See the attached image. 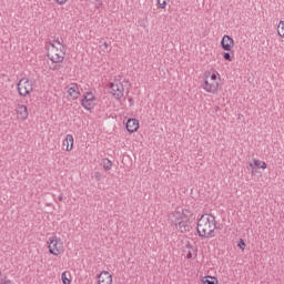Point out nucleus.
<instances>
[{
    "mask_svg": "<svg viewBox=\"0 0 284 284\" xmlns=\"http://www.w3.org/2000/svg\"><path fill=\"white\" fill-rule=\"evenodd\" d=\"M251 172L252 174H256V168H254V164L250 163Z\"/></svg>",
    "mask_w": 284,
    "mask_h": 284,
    "instance_id": "cd10ccee",
    "label": "nucleus"
},
{
    "mask_svg": "<svg viewBox=\"0 0 284 284\" xmlns=\"http://www.w3.org/2000/svg\"><path fill=\"white\" fill-rule=\"evenodd\" d=\"M187 247H190V250H192V252H197V250L196 248L194 250V247H192V246H187Z\"/></svg>",
    "mask_w": 284,
    "mask_h": 284,
    "instance_id": "7c9ffc66",
    "label": "nucleus"
},
{
    "mask_svg": "<svg viewBox=\"0 0 284 284\" xmlns=\"http://www.w3.org/2000/svg\"><path fill=\"white\" fill-rule=\"evenodd\" d=\"M0 276H1V271H0Z\"/></svg>",
    "mask_w": 284,
    "mask_h": 284,
    "instance_id": "72a5a7b5",
    "label": "nucleus"
},
{
    "mask_svg": "<svg viewBox=\"0 0 284 284\" xmlns=\"http://www.w3.org/2000/svg\"><path fill=\"white\" fill-rule=\"evenodd\" d=\"M94 179H95V181H101V179H103V174H101V172L97 171L94 173Z\"/></svg>",
    "mask_w": 284,
    "mask_h": 284,
    "instance_id": "a878e982",
    "label": "nucleus"
},
{
    "mask_svg": "<svg viewBox=\"0 0 284 284\" xmlns=\"http://www.w3.org/2000/svg\"><path fill=\"white\" fill-rule=\"evenodd\" d=\"M174 221L173 225H175V229L181 234H186V232H190L192 230V216H194V213L190 211L189 209H178L174 213Z\"/></svg>",
    "mask_w": 284,
    "mask_h": 284,
    "instance_id": "f03ea898",
    "label": "nucleus"
},
{
    "mask_svg": "<svg viewBox=\"0 0 284 284\" xmlns=\"http://www.w3.org/2000/svg\"><path fill=\"white\" fill-rule=\"evenodd\" d=\"M168 3H170V0H158V6L161 10H165Z\"/></svg>",
    "mask_w": 284,
    "mask_h": 284,
    "instance_id": "412c9836",
    "label": "nucleus"
},
{
    "mask_svg": "<svg viewBox=\"0 0 284 284\" xmlns=\"http://www.w3.org/2000/svg\"><path fill=\"white\" fill-rule=\"evenodd\" d=\"M63 148H65L67 152H70L72 148H74V136L72 134H68L65 140L63 141Z\"/></svg>",
    "mask_w": 284,
    "mask_h": 284,
    "instance_id": "ddd939ff",
    "label": "nucleus"
},
{
    "mask_svg": "<svg viewBox=\"0 0 284 284\" xmlns=\"http://www.w3.org/2000/svg\"><path fill=\"white\" fill-rule=\"evenodd\" d=\"M225 61H234V51L223 53Z\"/></svg>",
    "mask_w": 284,
    "mask_h": 284,
    "instance_id": "6ab92c4d",
    "label": "nucleus"
},
{
    "mask_svg": "<svg viewBox=\"0 0 284 284\" xmlns=\"http://www.w3.org/2000/svg\"><path fill=\"white\" fill-rule=\"evenodd\" d=\"M110 88V94L114 97L118 101H121L123 99V92H125V88L123 87V83L119 80H114L113 82L109 83Z\"/></svg>",
    "mask_w": 284,
    "mask_h": 284,
    "instance_id": "423d86ee",
    "label": "nucleus"
},
{
    "mask_svg": "<svg viewBox=\"0 0 284 284\" xmlns=\"http://www.w3.org/2000/svg\"><path fill=\"white\" fill-rule=\"evenodd\" d=\"M81 105L84 108V110H94V102L90 100H85V98H82Z\"/></svg>",
    "mask_w": 284,
    "mask_h": 284,
    "instance_id": "4468645a",
    "label": "nucleus"
},
{
    "mask_svg": "<svg viewBox=\"0 0 284 284\" xmlns=\"http://www.w3.org/2000/svg\"><path fill=\"white\" fill-rule=\"evenodd\" d=\"M203 284H219V280L214 276H204L202 280Z\"/></svg>",
    "mask_w": 284,
    "mask_h": 284,
    "instance_id": "2eb2a0df",
    "label": "nucleus"
},
{
    "mask_svg": "<svg viewBox=\"0 0 284 284\" xmlns=\"http://www.w3.org/2000/svg\"><path fill=\"white\" fill-rule=\"evenodd\" d=\"M100 48H101V51H102V52H111V50H112V49H109V48H110V43H108V42H103V43L100 45Z\"/></svg>",
    "mask_w": 284,
    "mask_h": 284,
    "instance_id": "4be33fe9",
    "label": "nucleus"
},
{
    "mask_svg": "<svg viewBox=\"0 0 284 284\" xmlns=\"http://www.w3.org/2000/svg\"><path fill=\"white\" fill-rule=\"evenodd\" d=\"M217 74V72H214L205 75V80L202 84L203 90L210 92L211 94H216V92H219Z\"/></svg>",
    "mask_w": 284,
    "mask_h": 284,
    "instance_id": "20e7f679",
    "label": "nucleus"
},
{
    "mask_svg": "<svg viewBox=\"0 0 284 284\" xmlns=\"http://www.w3.org/2000/svg\"><path fill=\"white\" fill-rule=\"evenodd\" d=\"M129 101H130V103H132V101H133V100H132V98H131V99H129Z\"/></svg>",
    "mask_w": 284,
    "mask_h": 284,
    "instance_id": "473e14b6",
    "label": "nucleus"
},
{
    "mask_svg": "<svg viewBox=\"0 0 284 284\" xmlns=\"http://www.w3.org/2000/svg\"><path fill=\"white\" fill-rule=\"evenodd\" d=\"M196 232L201 239H214L216 236V217L212 214H202L197 219Z\"/></svg>",
    "mask_w": 284,
    "mask_h": 284,
    "instance_id": "f257e3e1",
    "label": "nucleus"
},
{
    "mask_svg": "<svg viewBox=\"0 0 284 284\" xmlns=\"http://www.w3.org/2000/svg\"><path fill=\"white\" fill-rule=\"evenodd\" d=\"M277 34L284 39V21H280L277 26Z\"/></svg>",
    "mask_w": 284,
    "mask_h": 284,
    "instance_id": "a211bd4d",
    "label": "nucleus"
},
{
    "mask_svg": "<svg viewBox=\"0 0 284 284\" xmlns=\"http://www.w3.org/2000/svg\"><path fill=\"white\" fill-rule=\"evenodd\" d=\"M98 284H112V275L108 271H103L98 276Z\"/></svg>",
    "mask_w": 284,
    "mask_h": 284,
    "instance_id": "9d476101",
    "label": "nucleus"
},
{
    "mask_svg": "<svg viewBox=\"0 0 284 284\" xmlns=\"http://www.w3.org/2000/svg\"><path fill=\"white\" fill-rule=\"evenodd\" d=\"M61 278H62V283H63V284H70V283H72V281L68 277V273H67V272H63V273H62Z\"/></svg>",
    "mask_w": 284,
    "mask_h": 284,
    "instance_id": "5701e85b",
    "label": "nucleus"
},
{
    "mask_svg": "<svg viewBox=\"0 0 284 284\" xmlns=\"http://www.w3.org/2000/svg\"><path fill=\"white\" fill-rule=\"evenodd\" d=\"M221 47L226 52H232V48H234V39L230 36H224L221 41Z\"/></svg>",
    "mask_w": 284,
    "mask_h": 284,
    "instance_id": "6e6552de",
    "label": "nucleus"
},
{
    "mask_svg": "<svg viewBox=\"0 0 284 284\" xmlns=\"http://www.w3.org/2000/svg\"><path fill=\"white\" fill-rule=\"evenodd\" d=\"M58 200H59V201H63V194L59 195V196H58Z\"/></svg>",
    "mask_w": 284,
    "mask_h": 284,
    "instance_id": "c756f323",
    "label": "nucleus"
},
{
    "mask_svg": "<svg viewBox=\"0 0 284 284\" xmlns=\"http://www.w3.org/2000/svg\"><path fill=\"white\" fill-rule=\"evenodd\" d=\"M17 88H18V93L20 94V97H28L34 90L31 81L28 78H22L17 83Z\"/></svg>",
    "mask_w": 284,
    "mask_h": 284,
    "instance_id": "39448f33",
    "label": "nucleus"
},
{
    "mask_svg": "<svg viewBox=\"0 0 284 284\" xmlns=\"http://www.w3.org/2000/svg\"><path fill=\"white\" fill-rule=\"evenodd\" d=\"M48 50V59L52 61V63H63L65 59V45H61L60 49L54 45V43L50 42L47 45Z\"/></svg>",
    "mask_w": 284,
    "mask_h": 284,
    "instance_id": "7ed1b4c3",
    "label": "nucleus"
},
{
    "mask_svg": "<svg viewBox=\"0 0 284 284\" xmlns=\"http://www.w3.org/2000/svg\"><path fill=\"white\" fill-rule=\"evenodd\" d=\"M83 98L85 99V101H97V97H94V93L93 92H85L83 94Z\"/></svg>",
    "mask_w": 284,
    "mask_h": 284,
    "instance_id": "dca6fc26",
    "label": "nucleus"
},
{
    "mask_svg": "<svg viewBox=\"0 0 284 284\" xmlns=\"http://www.w3.org/2000/svg\"><path fill=\"white\" fill-rule=\"evenodd\" d=\"M69 97L72 98L73 101H77L79 99L81 92L79 91V84L71 83L67 87Z\"/></svg>",
    "mask_w": 284,
    "mask_h": 284,
    "instance_id": "1a4fd4ad",
    "label": "nucleus"
},
{
    "mask_svg": "<svg viewBox=\"0 0 284 284\" xmlns=\"http://www.w3.org/2000/svg\"><path fill=\"white\" fill-rule=\"evenodd\" d=\"M16 112H17V114H19V116L22 121H26V119H28V106H26L23 104H18Z\"/></svg>",
    "mask_w": 284,
    "mask_h": 284,
    "instance_id": "f8f14e48",
    "label": "nucleus"
},
{
    "mask_svg": "<svg viewBox=\"0 0 284 284\" xmlns=\"http://www.w3.org/2000/svg\"><path fill=\"white\" fill-rule=\"evenodd\" d=\"M126 130L128 132H130L131 134L136 132V130H139V120L132 118V119H129L126 121Z\"/></svg>",
    "mask_w": 284,
    "mask_h": 284,
    "instance_id": "9b49d317",
    "label": "nucleus"
},
{
    "mask_svg": "<svg viewBox=\"0 0 284 284\" xmlns=\"http://www.w3.org/2000/svg\"><path fill=\"white\" fill-rule=\"evenodd\" d=\"M55 43H58V45H60V48H61V45H63V44H61L60 40H57Z\"/></svg>",
    "mask_w": 284,
    "mask_h": 284,
    "instance_id": "2f4dec72",
    "label": "nucleus"
},
{
    "mask_svg": "<svg viewBox=\"0 0 284 284\" xmlns=\"http://www.w3.org/2000/svg\"><path fill=\"white\" fill-rule=\"evenodd\" d=\"M61 250H63V243L57 236H52L49 239V252L53 254V256H59L61 254Z\"/></svg>",
    "mask_w": 284,
    "mask_h": 284,
    "instance_id": "0eeeda50",
    "label": "nucleus"
},
{
    "mask_svg": "<svg viewBox=\"0 0 284 284\" xmlns=\"http://www.w3.org/2000/svg\"><path fill=\"white\" fill-rule=\"evenodd\" d=\"M237 247H240V250L244 251L246 247L245 240L240 239V241L237 243Z\"/></svg>",
    "mask_w": 284,
    "mask_h": 284,
    "instance_id": "b1692460",
    "label": "nucleus"
},
{
    "mask_svg": "<svg viewBox=\"0 0 284 284\" xmlns=\"http://www.w3.org/2000/svg\"><path fill=\"white\" fill-rule=\"evenodd\" d=\"M186 258H192V251H189V252H187Z\"/></svg>",
    "mask_w": 284,
    "mask_h": 284,
    "instance_id": "c85d7f7f",
    "label": "nucleus"
},
{
    "mask_svg": "<svg viewBox=\"0 0 284 284\" xmlns=\"http://www.w3.org/2000/svg\"><path fill=\"white\" fill-rule=\"evenodd\" d=\"M0 284H14V282L8 278V276H4L3 278H1Z\"/></svg>",
    "mask_w": 284,
    "mask_h": 284,
    "instance_id": "393cba45",
    "label": "nucleus"
},
{
    "mask_svg": "<svg viewBox=\"0 0 284 284\" xmlns=\"http://www.w3.org/2000/svg\"><path fill=\"white\" fill-rule=\"evenodd\" d=\"M102 163H103V169L105 171L112 170V161H110L109 159H103Z\"/></svg>",
    "mask_w": 284,
    "mask_h": 284,
    "instance_id": "aec40b11",
    "label": "nucleus"
},
{
    "mask_svg": "<svg viewBox=\"0 0 284 284\" xmlns=\"http://www.w3.org/2000/svg\"><path fill=\"white\" fill-rule=\"evenodd\" d=\"M55 1V3H58L59 6H65V3H68V0H53Z\"/></svg>",
    "mask_w": 284,
    "mask_h": 284,
    "instance_id": "bb28decb",
    "label": "nucleus"
},
{
    "mask_svg": "<svg viewBox=\"0 0 284 284\" xmlns=\"http://www.w3.org/2000/svg\"><path fill=\"white\" fill-rule=\"evenodd\" d=\"M255 168H258L261 170H265L267 168V163L261 161V160H254Z\"/></svg>",
    "mask_w": 284,
    "mask_h": 284,
    "instance_id": "f3484780",
    "label": "nucleus"
}]
</instances>
